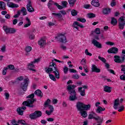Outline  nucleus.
Masks as SVG:
<instances>
[{"mask_svg": "<svg viewBox=\"0 0 125 125\" xmlns=\"http://www.w3.org/2000/svg\"><path fill=\"white\" fill-rule=\"evenodd\" d=\"M112 87H110L109 86L105 85L104 87V91L105 92H108V93H110V92H111L112 91Z\"/></svg>", "mask_w": 125, "mask_h": 125, "instance_id": "nucleus-29", "label": "nucleus"}, {"mask_svg": "<svg viewBox=\"0 0 125 125\" xmlns=\"http://www.w3.org/2000/svg\"><path fill=\"white\" fill-rule=\"evenodd\" d=\"M42 111L37 110L30 114L29 118L31 120H36V119L42 117Z\"/></svg>", "mask_w": 125, "mask_h": 125, "instance_id": "nucleus-8", "label": "nucleus"}, {"mask_svg": "<svg viewBox=\"0 0 125 125\" xmlns=\"http://www.w3.org/2000/svg\"><path fill=\"white\" fill-rule=\"evenodd\" d=\"M91 4L95 7H99L100 6L99 0H93L91 2Z\"/></svg>", "mask_w": 125, "mask_h": 125, "instance_id": "nucleus-23", "label": "nucleus"}, {"mask_svg": "<svg viewBox=\"0 0 125 125\" xmlns=\"http://www.w3.org/2000/svg\"><path fill=\"white\" fill-rule=\"evenodd\" d=\"M88 17L89 18H94L95 17V14L93 13L88 14Z\"/></svg>", "mask_w": 125, "mask_h": 125, "instance_id": "nucleus-48", "label": "nucleus"}, {"mask_svg": "<svg viewBox=\"0 0 125 125\" xmlns=\"http://www.w3.org/2000/svg\"><path fill=\"white\" fill-rule=\"evenodd\" d=\"M20 11V14L22 13L23 16H25V15H27V14H28V12H27V9H26V8L24 7H22Z\"/></svg>", "mask_w": 125, "mask_h": 125, "instance_id": "nucleus-30", "label": "nucleus"}, {"mask_svg": "<svg viewBox=\"0 0 125 125\" xmlns=\"http://www.w3.org/2000/svg\"><path fill=\"white\" fill-rule=\"evenodd\" d=\"M96 121L97 122V123L98 124L96 125H102L103 123V119H102L101 117H100L98 119V120Z\"/></svg>", "mask_w": 125, "mask_h": 125, "instance_id": "nucleus-36", "label": "nucleus"}, {"mask_svg": "<svg viewBox=\"0 0 125 125\" xmlns=\"http://www.w3.org/2000/svg\"><path fill=\"white\" fill-rule=\"evenodd\" d=\"M58 68L56 67V63L54 62H50L48 68H45V72L47 74L51 73V72H55L58 70Z\"/></svg>", "mask_w": 125, "mask_h": 125, "instance_id": "nucleus-4", "label": "nucleus"}, {"mask_svg": "<svg viewBox=\"0 0 125 125\" xmlns=\"http://www.w3.org/2000/svg\"><path fill=\"white\" fill-rule=\"evenodd\" d=\"M91 70L92 73H100L101 72V69L97 68V66L95 64H92Z\"/></svg>", "mask_w": 125, "mask_h": 125, "instance_id": "nucleus-21", "label": "nucleus"}, {"mask_svg": "<svg viewBox=\"0 0 125 125\" xmlns=\"http://www.w3.org/2000/svg\"><path fill=\"white\" fill-rule=\"evenodd\" d=\"M108 53H112L113 54H117L119 52V49L115 47H113L107 50Z\"/></svg>", "mask_w": 125, "mask_h": 125, "instance_id": "nucleus-18", "label": "nucleus"}, {"mask_svg": "<svg viewBox=\"0 0 125 125\" xmlns=\"http://www.w3.org/2000/svg\"><path fill=\"white\" fill-rule=\"evenodd\" d=\"M114 61L116 63H124L125 60V55H122L121 57L118 55L114 56Z\"/></svg>", "mask_w": 125, "mask_h": 125, "instance_id": "nucleus-12", "label": "nucleus"}, {"mask_svg": "<svg viewBox=\"0 0 125 125\" xmlns=\"http://www.w3.org/2000/svg\"><path fill=\"white\" fill-rule=\"evenodd\" d=\"M34 94L35 95H37V96H39V97H42L43 94L42 92L40 89H37L34 92Z\"/></svg>", "mask_w": 125, "mask_h": 125, "instance_id": "nucleus-25", "label": "nucleus"}, {"mask_svg": "<svg viewBox=\"0 0 125 125\" xmlns=\"http://www.w3.org/2000/svg\"><path fill=\"white\" fill-rule=\"evenodd\" d=\"M105 108H102V107L101 106H98V107H97V109L96 110V112L98 114H100L101 112L105 111Z\"/></svg>", "mask_w": 125, "mask_h": 125, "instance_id": "nucleus-31", "label": "nucleus"}, {"mask_svg": "<svg viewBox=\"0 0 125 125\" xmlns=\"http://www.w3.org/2000/svg\"><path fill=\"white\" fill-rule=\"evenodd\" d=\"M69 71L70 72V73H77V70L73 68L69 69Z\"/></svg>", "mask_w": 125, "mask_h": 125, "instance_id": "nucleus-63", "label": "nucleus"}, {"mask_svg": "<svg viewBox=\"0 0 125 125\" xmlns=\"http://www.w3.org/2000/svg\"><path fill=\"white\" fill-rule=\"evenodd\" d=\"M3 0L4 1H6V2H7V5L9 6V7H11V8L15 7L16 8H17V7H19V5H18V4H14L11 2H9L10 1V0Z\"/></svg>", "mask_w": 125, "mask_h": 125, "instance_id": "nucleus-19", "label": "nucleus"}, {"mask_svg": "<svg viewBox=\"0 0 125 125\" xmlns=\"http://www.w3.org/2000/svg\"><path fill=\"white\" fill-rule=\"evenodd\" d=\"M77 1V0H68V3L70 4V6H74V4Z\"/></svg>", "mask_w": 125, "mask_h": 125, "instance_id": "nucleus-38", "label": "nucleus"}, {"mask_svg": "<svg viewBox=\"0 0 125 125\" xmlns=\"http://www.w3.org/2000/svg\"><path fill=\"white\" fill-rule=\"evenodd\" d=\"M120 78L121 81H125V74H123L122 75L120 76Z\"/></svg>", "mask_w": 125, "mask_h": 125, "instance_id": "nucleus-59", "label": "nucleus"}, {"mask_svg": "<svg viewBox=\"0 0 125 125\" xmlns=\"http://www.w3.org/2000/svg\"><path fill=\"white\" fill-rule=\"evenodd\" d=\"M32 50V47L31 46H27L25 47V51L26 52H30Z\"/></svg>", "mask_w": 125, "mask_h": 125, "instance_id": "nucleus-49", "label": "nucleus"}, {"mask_svg": "<svg viewBox=\"0 0 125 125\" xmlns=\"http://www.w3.org/2000/svg\"><path fill=\"white\" fill-rule=\"evenodd\" d=\"M62 6L63 8H64V7H67V4H68V2L67 1H62Z\"/></svg>", "mask_w": 125, "mask_h": 125, "instance_id": "nucleus-43", "label": "nucleus"}, {"mask_svg": "<svg viewBox=\"0 0 125 125\" xmlns=\"http://www.w3.org/2000/svg\"><path fill=\"white\" fill-rule=\"evenodd\" d=\"M45 113L46 114L48 115V116H50V115H51V113H53V112L51 111V110H50V111L46 110Z\"/></svg>", "mask_w": 125, "mask_h": 125, "instance_id": "nucleus-60", "label": "nucleus"}, {"mask_svg": "<svg viewBox=\"0 0 125 125\" xmlns=\"http://www.w3.org/2000/svg\"><path fill=\"white\" fill-rule=\"evenodd\" d=\"M4 95L6 97V99L8 100L9 98V94L8 93H5Z\"/></svg>", "mask_w": 125, "mask_h": 125, "instance_id": "nucleus-64", "label": "nucleus"}, {"mask_svg": "<svg viewBox=\"0 0 125 125\" xmlns=\"http://www.w3.org/2000/svg\"><path fill=\"white\" fill-rule=\"evenodd\" d=\"M3 29L6 35L14 34L16 33V29L11 27H8L7 26H3Z\"/></svg>", "mask_w": 125, "mask_h": 125, "instance_id": "nucleus-6", "label": "nucleus"}, {"mask_svg": "<svg viewBox=\"0 0 125 125\" xmlns=\"http://www.w3.org/2000/svg\"><path fill=\"white\" fill-rule=\"evenodd\" d=\"M8 69V68L4 67L3 70H2V75H3V76H5V75H6V72H7Z\"/></svg>", "mask_w": 125, "mask_h": 125, "instance_id": "nucleus-46", "label": "nucleus"}, {"mask_svg": "<svg viewBox=\"0 0 125 125\" xmlns=\"http://www.w3.org/2000/svg\"><path fill=\"white\" fill-rule=\"evenodd\" d=\"M118 21L119 29L124 30L125 25V16H122L119 18Z\"/></svg>", "mask_w": 125, "mask_h": 125, "instance_id": "nucleus-11", "label": "nucleus"}, {"mask_svg": "<svg viewBox=\"0 0 125 125\" xmlns=\"http://www.w3.org/2000/svg\"><path fill=\"white\" fill-rule=\"evenodd\" d=\"M48 106H49V109H50V111H51V112H53V111H54V108H53V106L51 105H48Z\"/></svg>", "mask_w": 125, "mask_h": 125, "instance_id": "nucleus-61", "label": "nucleus"}, {"mask_svg": "<svg viewBox=\"0 0 125 125\" xmlns=\"http://www.w3.org/2000/svg\"><path fill=\"white\" fill-rule=\"evenodd\" d=\"M53 74L55 75V77L56 78V79H60V73H59V70L58 69L57 70H56V71H53Z\"/></svg>", "mask_w": 125, "mask_h": 125, "instance_id": "nucleus-32", "label": "nucleus"}, {"mask_svg": "<svg viewBox=\"0 0 125 125\" xmlns=\"http://www.w3.org/2000/svg\"><path fill=\"white\" fill-rule=\"evenodd\" d=\"M27 109L26 105L22 107H20L17 109V112L19 114V116H23L24 114V111Z\"/></svg>", "mask_w": 125, "mask_h": 125, "instance_id": "nucleus-15", "label": "nucleus"}, {"mask_svg": "<svg viewBox=\"0 0 125 125\" xmlns=\"http://www.w3.org/2000/svg\"><path fill=\"white\" fill-rule=\"evenodd\" d=\"M61 48L62 49V50H66L67 49V47L66 46L61 44Z\"/></svg>", "mask_w": 125, "mask_h": 125, "instance_id": "nucleus-58", "label": "nucleus"}, {"mask_svg": "<svg viewBox=\"0 0 125 125\" xmlns=\"http://www.w3.org/2000/svg\"><path fill=\"white\" fill-rule=\"evenodd\" d=\"M68 71V67L64 66L63 68V72L64 74H67Z\"/></svg>", "mask_w": 125, "mask_h": 125, "instance_id": "nucleus-50", "label": "nucleus"}, {"mask_svg": "<svg viewBox=\"0 0 125 125\" xmlns=\"http://www.w3.org/2000/svg\"><path fill=\"white\" fill-rule=\"evenodd\" d=\"M49 102H50V100L49 99H48L47 100V101L45 102L44 103V106H45V107H46V106H48L49 104Z\"/></svg>", "mask_w": 125, "mask_h": 125, "instance_id": "nucleus-54", "label": "nucleus"}, {"mask_svg": "<svg viewBox=\"0 0 125 125\" xmlns=\"http://www.w3.org/2000/svg\"><path fill=\"white\" fill-rule=\"evenodd\" d=\"M93 33L99 35V34H100V29L99 28H96L95 31L92 32V34H93Z\"/></svg>", "mask_w": 125, "mask_h": 125, "instance_id": "nucleus-40", "label": "nucleus"}, {"mask_svg": "<svg viewBox=\"0 0 125 125\" xmlns=\"http://www.w3.org/2000/svg\"><path fill=\"white\" fill-rule=\"evenodd\" d=\"M29 78L24 79V82L21 83L20 85V87L23 91H27V87H28V85L29 84Z\"/></svg>", "mask_w": 125, "mask_h": 125, "instance_id": "nucleus-10", "label": "nucleus"}, {"mask_svg": "<svg viewBox=\"0 0 125 125\" xmlns=\"http://www.w3.org/2000/svg\"><path fill=\"white\" fill-rule=\"evenodd\" d=\"M98 59H99V60H101V61H102V62H103L104 63H106L107 62V60H106V59H105V58L103 57L99 56Z\"/></svg>", "mask_w": 125, "mask_h": 125, "instance_id": "nucleus-42", "label": "nucleus"}, {"mask_svg": "<svg viewBox=\"0 0 125 125\" xmlns=\"http://www.w3.org/2000/svg\"><path fill=\"white\" fill-rule=\"evenodd\" d=\"M72 78L74 80H79V79H80V76L78 74H74L72 75Z\"/></svg>", "mask_w": 125, "mask_h": 125, "instance_id": "nucleus-44", "label": "nucleus"}, {"mask_svg": "<svg viewBox=\"0 0 125 125\" xmlns=\"http://www.w3.org/2000/svg\"><path fill=\"white\" fill-rule=\"evenodd\" d=\"M38 44L39 45H40V47H42L43 45L46 44V41L43 39H41L38 41Z\"/></svg>", "mask_w": 125, "mask_h": 125, "instance_id": "nucleus-24", "label": "nucleus"}, {"mask_svg": "<svg viewBox=\"0 0 125 125\" xmlns=\"http://www.w3.org/2000/svg\"><path fill=\"white\" fill-rule=\"evenodd\" d=\"M8 69H9L10 70H15V67H14V65L13 64H9L7 66Z\"/></svg>", "mask_w": 125, "mask_h": 125, "instance_id": "nucleus-45", "label": "nucleus"}, {"mask_svg": "<svg viewBox=\"0 0 125 125\" xmlns=\"http://www.w3.org/2000/svg\"><path fill=\"white\" fill-rule=\"evenodd\" d=\"M29 40H34L35 39V35L33 34H29Z\"/></svg>", "mask_w": 125, "mask_h": 125, "instance_id": "nucleus-56", "label": "nucleus"}, {"mask_svg": "<svg viewBox=\"0 0 125 125\" xmlns=\"http://www.w3.org/2000/svg\"><path fill=\"white\" fill-rule=\"evenodd\" d=\"M6 6V4L3 1H0V10H5V7Z\"/></svg>", "mask_w": 125, "mask_h": 125, "instance_id": "nucleus-28", "label": "nucleus"}, {"mask_svg": "<svg viewBox=\"0 0 125 125\" xmlns=\"http://www.w3.org/2000/svg\"><path fill=\"white\" fill-rule=\"evenodd\" d=\"M85 54H86V55H88L89 56H92V54L88 52V50L87 49H86L85 50Z\"/></svg>", "mask_w": 125, "mask_h": 125, "instance_id": "nucleus-53", "label": "nucleus"}, {"mask_svg": "<svg viewBox=\"0 0 125 125\" xmlns=\"http://www.w3.org/2000/svg\"><path fill=\"white\" fill-rule=\"evenodd\" d=\"M26 20L27 21V23L24 25L25 28H28L29 26H31V21L29 19V18L26 17Z\"/></svg>", "mask_w": 125, "mask_h": 125, "instance_id": "nucleus-33", "label": "nucleus"}, {"mask_svg": "<svg viewBox=\"0 0 125 125\" xmlns=\"http://www.w3.org/2000/svg\"><path fill=\"white\" fill-rule=\"evenodd\" d=\"M25 121L24 120H18L17 121V124H19L20 125H23L25 124Z\"/></svg>", "mask_w": 125, "mask_h": 125, "instance_id": "nucleus-47", "label": "nucleus"}, {"mask_svg": "<svg viewBox=\"0 0 125 125\" xmlns=\"http://www.w3.org/2000/svg\"><path fill=\"white\" fill-rule=\"evenodd\" d=\"M11 124L13 125H17V122H16V120L15 119H13V120H11Z\"/></svg>", "mask_w": 125, "mask_h": 125, "instance_id": "nucleus-62", "label": "nucleus"}, {"mask_svg": "<svg viewBox=\"0 0 125 125\" xmlns=\"http://www.w3.org/2000/svg\"><path fill=\"white\" fill-rule=\"evenodd\" d=\"M119 105H120V99L118 98L114 100L113 108L115 110L118 109V112H122L125 110V106L122 104L121 106L119 107Z\"/></svg>", "mask_w": 125, "mask_h": 125, "instance_id": "nucleus-5", "label": "nucleus"}, {"mask_svg": "<svg viewBox=\"0 0 125 125\" xmlns=\"http://www.w3.org/2000/svg\"><path fill=\"white\" fill-rule=\"evenodd\" d=\"M95 115H96V113H95L94 112L91 111L90 112L88 116V120H92V119H93L95 121H97V120L101 118L100 116H97V117H96L94 116Z\"/></svg>", "mask_w": 125, "mask_h": 125, "instance_id": "nucleus-17", "label": "nucleus"}, {"mask_svg": "<svg viewBox=\"0 0 125 125\" xmlns=\"http://www.w3.org/2000/svg\"><path fill=\"white\" fill-rule=\"evenodd\" d=\"M71 15L73 16H77L78 15V12L76 10H72L71 11Z\"/></svg>", "mask_w": 125, "mask_h": 125, "instance_id": "nucleus-41", "label": "nucleus"}, {"mask_svg": "<svg viewBox=\"0 0 125 125\" xmlns=\"http://www.w3.org/2000/svg\"><path fill=\"white\" fill-rule=\"evenodd\" d=\"M75 88L76 85H68L67 86V91L69 94H70L69 98V100L70 101H75V100H77V99H78L77 93L75 90Z\"/></svg>", "mask_w": 125, "mask_h": 125, "instance_id": "nucleus-1", "label": "nucleus"}, {"mask_svg": "<svg viewBox=\"0 0 125 125\" xmlns=\"http://www.w3.org/2000/svg\"><path fill=\"white\" fill-rule=\"evenodd\" d=\"M80 113L83 118H86L87 117V112L84 110L80 111Z\"/></svg>", "mask_w": 125, "mask_h": 125, "instance_id": "nucleus-35", "label": "nucleus"}, {"mask_svg": "<svg viewBox=\"0 0 125 125\" xmlns=\"http://www.w3.org/2000/svg\"><path fill=\"white\" fill-rule=\"evenodd\" d=\"M55 39H58V41L62 42V43H66L67 42V38L64 34L62 33H60L58 34V36L55 37Z\"/></svg>", "mask_w": 125, "mask_h": 125, "instance_id": "nucleus-9", "label": "nucleus"}, {"mask_svg": "<svg viewBox=\"0 0 125 125\" xmlns=\"http://www.w3.org/2000/svg\"><path fill=\"white\" fill-rule=\"evenodd\" d=\"M1 52H5V51H6V46H5V45L2 46L1 48Z\"/></svg>", "mask_w": 125, "mask_h": 125, "instance_id": "nucleus-51", "label": "nucleus"}, {"mask_svg": "<svg viewBox=\"0 0 125 125\" xmlns=\"http://www.w3.org/2000/svg\"><path fill=\"white\" fill-rule=\"evenodd\" d=\"M78 91L80 93L81 96H85V89L83 90V87H79Z\"/></svg>", "mask_w": 125, "mask_h": 125, "instance_id": "nucleus-26", "label": "nucleus"}, {"mask_svg": "<svg viewBox=\"0 0 125 125\" xmlns=\"http://www.w3.org/2000/svg\"><path fill=\"white\" fill-rule=\"evenodd\" d=\"M49 76L50 79L52 80L54 82H56V77L54 76V75L49 73Z\"/></svg>", "mask_w": 125, "mask_h": 125, "instance_id": "nucleus-37", "label": "nucleus"}, {"mask_svg": "<svg viewBox=\"0 0 125 125\" xmlns=\"http://www.w3.org/2000/svg\"><path fill=\"white\" fill-rule=\"evenodd\" d=\"M62 15H66L67 14V13L65 10H63L62 11H60L59 13H53L52 14V15H53V16H55V17H57V18H59V19H61V20H63V17L62 16Z\"/></svg>", "mask_w": 125, "mask_h": 125, "instance_id": "nucleus-13", "label": "nucleus"}, {"mask_svg": "<svg viewBox=\"0 0 125 125\" xmlns=\"http://www.w3.org/2000/svg\"><path fill=\"white\" fill-rule=\"evenodd\" d=\"M40 61V59H37L28 63L27 68H28V69H29L30 71H33L34 72H36V69H34L35 68V64H36V63H39Z\"/></svg>", "mask_w": 125, "mask_h": 125, "instance_id": "nucleus-7", "label": "nucleus"}, {"mask_svg": "<svg viewBox=\"0 0 125 125\" xmlns=\"http://www.w3.org/2000/svg\"><path fill=\"white\" fill-rule=\"evenodd\" d=\"M77 26H78L82 28H84V26L83 25L80 24V22L78 21H74L73 24V27H74V28H75V29H77V30H79V27Z\"/></svg>", "mask_w": 125, "mask_h": 125, "instance_id": "nucleus-22", "label": "nucleus"}, {"mask_svg": "<svg viewBox=\"0 0 125 125\" xmlns=\"http://www.w3.org/2000/svg\"><path fill=\"white\" fill-rule=\"evenodd\" d=\"M77 21L79 22H81L82 23H85L86 22V20L85 19L82 18H77Z\"/></svg>", "mask_w": 125, "mask_h": 125, "instance_id": "nucleus-39", "label": "nucleus"}, {"mask_svg": "<svg viewBox=\"0 0 125 125\" xmlns=\"http://www.w3.org/2000/svg\"><path fill=\"white\" fill-rule=\"evenodd\" d=\"M111 12V9L108 8H104L103 9V13L104 15H108Z\"/></svg>", "mask_w": 125, "mask_h": 125, "instance_id": "nucleus-27", "label": "nucleus"}, {"mask_svg": "<svg viewBox=\"0 0 125 125\" xmlns=\"http://www.w3.org/2000/svg\"><path fill=\"white\" fill-rule=\"evenodd\" d=\"M76 108L79 111H87L90 110L91 105L90 104H85L83 103L78 102L76 104Z\"/></svg>", "mask_w": 125, "mask_h": 125, "instance_id": "nucleus-3", "label": "nucleus"}, {"mask_svg": "<svg viewBox=\"0 0 125 125\" xmlns=\"http://www.w3.org/2000/svg\"><path fill=\"white\" fill-rule=\"evenodd\" d=\"M20 11L17 12V14L14 16V18H18L20 16Z\"/></svg>", "mask_w": 125, "mask_h": 125, "instance_id": "nucleus-57", "label": "nucleus"}, {"mask_svg": "<svg viewBox=\"0 0 125 125\" xmlns=\"http://www.w3.org/2000/svg\"><path fill=\"white\" fill-rule=\"evenodd\" d=\"M26 9H27V11L29 12H34V11H35V9L32 6V2L31 1V0H28V3L26 5Z\"/></svg>", "mask_w": 125, "mask_h": 125, "instance_id": "nucleus-16", "label": "nucleus"}, {"mask_svg": "<svg viewBox=\"0 0 125 125\" xmlns=\"http://www.w3.org/2000/svg\"><path fill=\"white\" fill-rule=\"evenodd\" d=\"M81 63L82 65H83L84 66L85 64H86V60L84 59H82L81 62Z\"/></svg>", "mask_w": 125, "mask_h": 125, "instance_id": "nucleus-52", "label": "nucleus"}, {"mask_svg": "<svg viewBox=\"0 0 125 125\" xmlns=\"http://www.w3.org/2000/svg\"><path fill=\"white\" fill-rule=\"evenodd\" d=\"M92 43L98 48H102V45L95 39L92 41Z\"/></svg>", "mask_w": 125, "mask_h": 125, "instance_id": "nucleus-20", "label": "nucleus"}, {"mask_svg": "<svg viewBox=\"0 0 125 125\" xmlns=\"http://www.w3.org/2000/svg\"><path fill=\"white\" fill-rule=\"evenodd\" d=\"M111 23L112 25H113V26L117 25V24H118V21H117V19H116V18L114 17L111 18Z\"/></svg>", "mask_w": 125, "mask_h": 125, "instance_id": "nucleus-34", "label": "nucleus"}, {"mask_svg": "<svg viewBox=\"0 0 125 125\" xmlns=\"http://www.w3.org/2000/svg\"><path fill=\"white\" fill-rule=\"evenodd\" d=\"M26 98L28 99L26 101H24L22 103V105L24 106H26V107H28L29 108H34L35 105H34V103L36 102V99L35 98V94L32 93L26 97Z\"/></svg>", "mask_w": 125, "mask_h": 125, "instance_id": "nucleus-2", "label": "nucleus"}, {"mask_svg": "<svg viewBox=\"0 0 125 125\" xmlns=\"http://www.w3.org/2000/svg\"><path fill=\"white\" fill-rule=\"evenodd\" d=\"M121 72H123L124 74H125V65H121Z\"/></svg>", "mask_w": 125, "mask_h": 125, "instance_id": "nucleus-55", "label": "nucleus"}, {"mask_svg": "<svg viewBox=\"0 0 125 125\" xmlns=\"http://www.w3.org/2000/svg\"><path fill=\"white\" fill-rule=\"evenodd\" d=\"M53 4L54 5H56V6L58 7V9L61 10V9H63V6L59 5L58 4V3H55L54 2V1H52V0H49V2H48V8H51V6H52V5H53Z\"/></svg>", "mask_w": 125, "mask_h": 125, "instance_id": "nucleus-14", "label": "nucleus"}]
</instances>
